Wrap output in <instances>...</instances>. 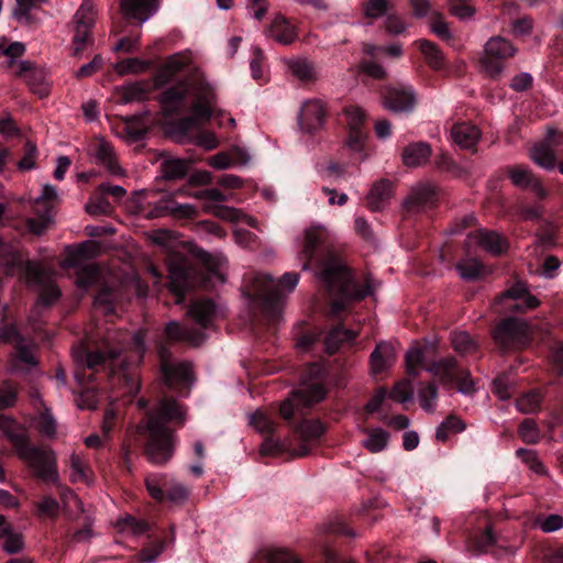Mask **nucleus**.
<instances>
[{
	"mask_svg": "<svg viewBox=\"0 0 563 563\" xmlns=\"http://www.w3.org/2000/svg\"><path fill=\"white\" fill-rule=\"evenodd\" d=\"M301 255L302 269H310L312 262L316 263V275L324 294L332 299L335 312L345 310L351 301H361L373 295V279L369 276H365L363 282L355 278L353 271L328 245L324 228L306 230Z\"/></svg>",
	"mask_w": 563,
	"mask_h": 563,
	"instance_id": "f257e3e1",
	"label": "nucleus"
},
{
	"mask_svg": "<svg viewBox=\"0 0 563 563\" xmlns=\"http://www.w3.org/2000/svg\"><path fill=\"white\" fill-rule=\"evenodd\" d=\"M137 407L145 415L140 426L146 438L145 454L152 463L164 464L172 459L175 450V435L166 423L174 422L181 427L185 423V409L176 399L167 396H142L137 399Z\"/></svg>",
	"mask_w": 563,
	"mask_h": 563,
	"instance_id": "f03ea898",
	"label": "nucleus"
},
{
	"mask_svg": "<svg viewBox=\"0 0 563 563\" xmlns=\"http://www.w3.org/2000/svg\"><path fill=\"white\" fill-rule=\"evenodd\" d=\"M327 371L319 363L308 364L301 374V387L294 390L295 399H286L279 405V416L305 442L317 440L325 432L324 424L318 419L303 417V408H310L322 401L328 395L325 386Z\"/></svg>",
	"mask_w": 563,
	"mask_h": 563,
	"instance_id": "7ed1b4c3",
	"label": "nucleus"
},
{
	"mask_svg": "<svg viewBox=\"0 0 563 563\" xmlns=\"http://www.w3.org/2000/svg\"><path fill=\"white\" fill-rule=\"evenodd\" d=\"M187 96L192 98L191 112L167 126L170 135H183L189 131L198 130L209 121L213 113L216 93L212 87L202 81H181L163 91L159 101L165 115H173L181 108Z\"/></svg>",
	"mask_w": 563,
	"mask_h": 563,
	"instance_id": "20e7f679",
	"label": "nucleus"
},
{
	"mask_svg": "<svg viewBox=\"0 0 563 563\" xmlns=\"http://www.w3.org/2000/svg\"><path fill=\"white\" fill-rule=\"evenodd\" d=\"M97 254L96 242L86 241L77 246L69 255L67 262L75 268V283L78 288L87 291L97 286L93 297L95 306L107 317L117 313V292L114 288L102 282L101 269L97 264H84V261L95 257Z\"/></svg>",
	"mask_w": 563,
	"mask_h": 563,
	"instance_id": "39448f33",
	"label": "nucleus"
},
{
	"mask_svg": "<svg viewBox=\"0 0 563 563\" xmlns=\"http://www.w3.org/2000/svg\"><path fill=\"white\" fill-rule=\"evenodd\" d=\"M15 427L16 423L13 419L0 415V430H3L19 457L23 460L27 466L33 470L35 476L43 482H57L58 473L53 451L33 446L27 433L23 430H16Z\"/></svg>",
	"mask_w": 563,
	"mask_h": 563,
	"instance_id": "423d86ee",
	"label": "nucleus"
},
{
	"mask_svg": "<svg viewBox=\"0 0 563 563\" xmlns=\"http://www.w3.org/2000/svg\"><path fill=\"white\" fill-rule=\"evenodd\" d=\"M217 306L211 299L194 301L187 311V316L199 325L200 329L189 328L178 321H170L165 327V336L169 342L186 343L191 346H199L206 341L202 330L211 329L213 325Z\"/></svg>",
	"mask_w": 563,
	"mask_h": 563,
	"instance_id": "0eeeda50",
	"label": "nucleus"
},
{
	"mask_svg": "<svg viewBox=\"0 0 563 563\" xmlns=\"http://www.w3.org/2000/svg\"><path fill=\"white\" fill-rule=\"evenodd\" d=\"M118 353L112 352L109 357L101 351H87L82 355V368L75 373L76 380L82 386L77 398V405L80 409H96L99 402L98 387L95 385V375L100 369L106 371L110 363L115 361Z\"/></svg>",
	"mask_w": 563,
	"mask_h": 563,
	"instance_id": "6e6552de",
	"label": "nucleus"
},
{
	"mask_svg": "<svg viewBox=\"0 0 563 563\" xmlns=\"http://www.w3.org/2000/svg\"><path fill=\"white\" fill-rule=\"evenodd\" d=\"M5 310L7 308L3 309L0 319V341L12 346L14 362L21 364L24 369L37 367L40 364L36 355L38 344L32 335L22 333L15 321L9 320Z\"/></svg>",
	"mask_w": 563,
	"mask_h": 563,
	"instance_id": "1a4fd4ad",
	"label": "nucleus"
},
{
	"mask_svg": "<svg viewBox=\"0 0 563 563\" xmlns=\"http://www.w3.org/2000/svg\"><path fill=\"white\" fill-rule=\"evenodd\" d=\"M299 277L296 272L285 273L276 286H263L255 292L254 300L269 320L275 321L280 313L285 299L282 289L291 292L298 285Z\"/></svg>",
	"mask_w": 563,
	"mask_h": 563,
	"instance_id": "9d476101",
	"label": "nucleus"
},
{
	"mask_svg": "<svg viewBox=\"0 0 563 563\" xmlns=\"http://www.w3.org/2000/svg\"><path fill=\"white\" fill-rule=\"evenodd\" d=\"M157 356L164 385L179 393L188 389L194 378L191 364L174 361L170 350L164 343L157 345Z\"/></svg>",
	"mask_w": 563,
	"mask_h": 563,
	"instance_id": "9b49d317",
	"label": "nucleus"
},
{
	"mask_svg": "<svg viewBox=\"0 0 563 563\" xmlns=\"http://www.w3.org/2000/svg\"><path fill=\"white\" fill-rule=\"evenodd\" d=\"M427 372L440 377L444 385H455L457 390L464 395L475 391L474 380L467 368L459 365L453 356L443 357L422 366Z\"/></svg>",
	"mask_w": 563,
	"mask_h": 563,
	"instance_id": "f8f14e48",
	"label": "nucleus"
},
{
	"mask_svg": "<svg viewBox=\"0 0 563 563\" xmlns=\"http://www.w3.org/2000/svg\"><path fill=\"white\" fill-rule=\"evenodd\" d=\"M492 338L500 351L523 349L529 344V324L515 317L505 318L495 325Z\"/></svg>",
	"mask_w": 563,
	"mask_h": 563,
	"instance_id": "ddd939ff",
	"label": "nucleus"
},
{
	"mask_svg": "<svg viewBox=\"0 0 563 563\" xmlns=\"http://www.w3.org/2000/svg\"><path fill=\"white\" fill-rule=\"evenodd\" d=\"M517 49L512 43L501 36L490 37L484 47V54L481 58V66L484 73L497 78L504 70V60L512 57Z\"/></svg>",
	"mask_w": 563,
	"mask_h": 563,
	"instance_id": "4468645a",
	"label": "nucleus"
},
{
	"mask_svg": "<svg viewBox=\"0 0 563 563\" xmlns=\"http://www.w3.org/2000/svg\"><path fill=\"white\" fill-rule=\"evenodd\" d=\"M494 305L496 310L523 314L536 309L540 301L523 283L517 282L497 297Z\"/></svg>",
	"mask_w": 563,
	"mask_h": 563,
	"instance_id": "2eb2a0df",
	"label": "nucleus"
},
{
	"mask_svg": "<svg viewBox=\"0 0 563 563\" xmlns=\"http://www.w3.org/2000/svg\"><path fill=\"white\" fill-rule=\"evenodd\" d=\"M146 489L152 498L158 503H180L187 499L188 489L174 482L165 474H150L145 478Z\"/></svg>",
	"mask_w": 563,
	"mask_h": 563,
	"instance_id": "dca6fc26",
	"label": "nucleus"
},
{
	"mask_svg": "<svg viewBox=\"0 0 563 563\" xmlns=\"http://www.w3.org/2000/svg\"><path fill=\"white\" fill-rule=\"evenodd\" d=\"M96 8L92 0H84L76 13L74 14V56H79L84 47L90 41L91 29L96 21Z\"/></svg>",
	"mask_w": 563,
	"mask_h": 563,
	"instance_id": "f3484780",
	"label": "nucleus"
},
{
	"mask_svg": "<svg viewBox=\"0 0 563 563\" xmlns=\"http://www.w3.org/2000/svg\"><path fill=\"white\" fill-rule=\"evenodd\" d=\"M416 103L417 95L410 85H390L386 87L383 95L384 108L395 113L411 112Z\"/></svg>",
	"mask_w": 563,
	"mask_h": 563,
	"instance_id": "a211bd4d",
	"label": "nucleus"
},
{
	"mask_svg": "<svg viewBox=\"0 0 563 563\" xmlns=\"http://www.w3.org/2000/svg\"><path fill=\"white\" fill-rule=\"evenodd\" d=\"M250 422L261 433L267 435L261 445V453L263 455L278 456L287 451L286 443L274 438L276 423L271 417L257 410L251 416Z\"/></svg>",
	"mask_w": 563,
	"mask_h": 563,
	"instance_id": "6ab92c4d",
	"label": "nucleus"
},
{
	"mask_svg": "<svg viewBox=\"0 0 563 563\" xmlns=\"http://www.w3.org/2000/svg\"><path fill=\"white\" fill-rule=\"evenodd\" d=\"M438 201L437 188L428 183H419L412 187L409 195L402 202V210L406 214H415L435 206Z\"/></svg>",
	"mask_w": 563,
	"mask_h": 563,
	"instance_id": "aec40b11",
	"label": "nucleus"
},
{
	"mask_svg": "<svg viewBox=\"0 0 563 563\" xmlns=\"http://www.w3.org/2000/svg\"><path fill=\"white\" fill-rule=\"evenodd\" d=\"M325 119L324 103L318 99H309L301 103L297 114L299 129L312 134L322 129Z\"/></svg>",
	"mask_w": 563,
	"mask_h": 563,
	"instance_id": "412c9836",
	"label": "nucleus"
},
{
	"mask_svg": "<svg viewBox=\"0 0 563 563\" xmlns=\"http://www.w3.org/2000/svg\"><path fill=\"white\" fill-rule=\"evenodd\" d=\"M15 75L24 78L31 91L40 98H45L49 95L51 85L47 71L44 68L37 67L33 62L27 59L20 60Z\"/></svg>",
	"mask_w": 563,
	"mask_h": 563,
	"instance_id": "4be33fe9",
	"label": "nucleus"
},
{
	"mask_svg": "<svg viewBox=\"0 0 563 563\" xmlns=\"http://www.w3.org/2000/svg\"><path fill=\"white\" fill-rule=\"evenodd\" d=\"M199 159L206 162L214 169L223 170L246 166L251 161V155L245 148L234 144L228 150L220 151L213 155L201 157Z\"/></svg>",
	"mask_w": 563,
	"mask_h": 563,
	"instance_id": "5701e85b",
	"label": "nucleus"
},
{
	"mask_svg": "<svg viewBox=\"0 0 563 563\" xmlns=\"http://www.w3.org/2000/svg\"><path fill=\"white\" fill-rule=\"evenodd\" d=\"M148 542H146L140 551V560L142 563H152L161 555L168 544L175 541V527L172 525L167 531H162V536L154 537L148 534Z\"/></svg>",
	"mask_w": 563,
	"mask_h": 563,
	"instance_id": "b1692460",
	"label": "nucleus"
},
{
	"mask_svg": "<svg viewBox=\"0 0 563 563\" xmlns=\"http://www.w3.org/2000/svg\"><path fill=\"white\" fill-rule=\"evenodd\" d=\"M508 176L511 183L519 188H530L540 199H544L548 195L541 181L533 173L525 166L508 167Z\"/></svg>",
	"mask_w": 563,
	"mask_h": 563,
	"instance_id": "393cba45",
	"label": "nucleus"
},
{
	"mask_svg": "<svg viewBox=\"0 0 563 563\" xmlns=\"http://www.w3.org/2000/svg\"><path fill=\"white\" fill-rule=\"evenodd\" d=\"M120 10L125 18L144 23L157 10L155 0H121Z\"/></svg>",
	"mask_w": 563,
	"mask_h": 563,
	"instance_id": "a878e982",
	"label": "nucleus"
},
{
	"mask_svg": "<svg viewBox=\"0 0 563 563\" xmlns=\"http://www.w3.org/2000/svg\"><path fill=\"white\" fill-rule=\"evenodd\" d=\"M394 195V184L388 179L375 183L366 196V205L372 211H380Z\"/></svg>",
	"mask_w": 563,
	"mask_h": 563,
	"instance_id": "bb28decb",
	"label": "nucleus"
},
{
	"mask_svg": "<svg viewBox=\"0 0 563 563\" xmlns=\"http://www.w3.org/2000/svg\"><path fill=\"white\" fill-rule=\"evenodd\" d=\"M395 361V347L388 342L377 343L369 356V363L374 374L385 372L394 365Z\"/></svg>",
	"mask_w": 563,
	"mask_h": 563,
	"instance_id": "cd10ccee",
	"label": "nucleus"
},
{
	"mask_svg": "<svg viewBox=\"0 0 563 563\" xmlns=\"http://www.w3.org/2000/svg\"><path fill=\"white\" fill-rule=\"evenodd\" d=\"M194 158L168 157L161 163V172L165 180L176 181L187 177L190 172Z\"/></svg>",
	"mask_w": 563,
	"mask_h": 563,
	"instance_id": "c85d7f7f",
	"label": "nucleus"
},
{
	"mask_svg": "<svg viewBox=\"0 0 563 563\" xmlns=\"http://www.w3.org/2000/svg\"><path fill=\"white\" fill-rule=\"evenodd\" d=\"M0 266L4 268L7 275H14L16 272H21L23 269V261L22 255L19 249L11 244L7 243L0 236Z\"/></svg>",
	"mask_w": 563,
	"mask_h": 563,
	"instance_id": "c756f323",
	"label": "nucleus"
},
{
	"mask_svg": "<svg viewBox=\"0 0 563 563\" xmlns=\"http://www.w3.org/2000/svg\"><path fill=\"white\" fill-rule=\"evenodd\" d=\"M267 35L283 45H289L297 38L295 26L283 15L275 16L267 29Z\"/></svg>",
	"mask_w": 563,
	"mask_h": 563,
	"instance_id": "7c9ffc66",
	"label": "nucleus"
},
{
	"mask_svg": "<svg viewBox=\"0 0 563 563\" xmlns=\"http://www.w3.org/2000/svg\"><path fill=\"white\" fill-rule=\"evenodd\" d=\"M477 241L485 251L495 256L505 254L509 247V242L506 236L490 230H478Z\"/></svg>",
	"mask_w": 563,
	"mask_h": 563,
	"instance_id": "2f4dec72",
	"label": "nucleus"
},
{
	"mask_svg": "<svg viewBox=\"0 0 563 563\" xmlns=\"http://www.w3.org/2000/svg\"><path fill=\"white\" fill-rule=\"evenodd\" d=\"M551 144L534 143L530 148V157L533 163L545 170H553L560 164Z\"/></svg>",
	"mask_w": 563,
	"mask_h": 563,
	"instance_id": "473e14b6",
	"label": "nucleus"
},
{
	"mask_svg": "<svg viewBox=\"0 0 563 563\" xmlns=\"http://www.w3.org/2000/svg\"><path fill=\"white\" fill-rule=\"evenodd\" d=\"M560 225L549 219H541L536 231V240L543 250L559 245Z\"/></svg>",
	"mask_w": 563,
	"mask_h": 563,
	"instance_id": "72a5a7b5",
	"label": "nucleus"
},
{
	"mask_svg": "<svg viewBox=\"0 0 563 563\" xmlns=\"http://www.w3.org/2000/svg\"><path fill=\"white\" fill-rule=\"evenodd\" d=\"M484 520L486 523L483 531L471 532L467 537L468 549L476 554L488 552L496 543V536L490 525L487 523L486 518H484Z\"/></svg>",
	"mask_w": 563,
	"mask_h": 563,
	"instance_id": "f704fd0d",
	"label": "nucleus"
},
{
	"mask_svg": "<svg viewBox=\"0 0 563 563\" xmlns=\"http://www.w3.org/2000/svg\"><path fill=\"white\" fill-rule=\"evenodd\" d=\"M189 288L188 272L181 266H174L169 271L168 289L176 297L178 303L185 301Z\"/></svg>",
	"mask_w": 563,
	"mask_h": 563,
	"instance_id": "c9c22d12",
	"label": "nucleus"
},
{
	"mask_svg": "<svg viewBox=\"0 0 563 563\" xmlns=\"http://www.w3.org/2000/svg\"><path fill=\"white\" fill-rule=\"evenodd\" d=\"M356 332L346 329L343 324H338L327 334L324 339L325 351L333 355L338 352L341 344L353 342L356 338Z\"/></svg>",
	"mask_w": 563,
	"mask_h": 563,
	"instance_id": "e433bc0d",
	"label": "nucleus"
},
{
	"mask_svg": "<svg viewBox=\"0 0 563 563\" xmlns=\"http://www.w3.org/2000/svg\"><path fill=\"white\" fill-rule=\"evenodd\" d=\"M402 161L408 167H416L424 162L431 155V148L429 143H408L402 150Z\"/></svg>",
	"mask_w": 563,
	"mask_h": 563,
	"instance_id": "4c0bfd02",
	"label": "nucleus"
},
{
	"mask_svg": "<svg viewBox=\"0 0 563 563\" xmlns=\"http://www.w3.org/2000/svg\"><path fill=\"white\" fill-rule=\"evenodd\" d=\"M155 210L158 214L170 213L179 219H192L197 216L196 207L191 205L178 203L174 200H162L157 203Z\"/></svg>",
	"mask_w": 563,
	"mask_h": 563,
	"instance_id": "58836bf2",
	"label": "nucleus"
},
{
	"mask_svg": "<svg viewBox=\"0 0 563 563\" xmlns=\"http://www.w3.org/2000/svg\"><path fill=\"white\" fill-rule=\"evenodd\" d=\"M366 439L363 440V446L371 453H378L386 449L389 440V433L382 428L366 429Z\"/></svg>",
	"mask_w": 563,
	"mask_h": 563,
	"instance_id": "ea45409f",
	"label": "nucleus"
},
{
	"mask_svg": "<svg viewBox=\"0 0 563 563\" xmlns=\"http://www.w3.org/2000/svg\"><path fill=\"white\" fill-rule=\"evenodd\" d=\"M97 161L103 165L111 174L121 175L123 173L119 163L117 162L115 154L111 143H98L96 152Z\"/></svg>",
	"mask_w": 563,
	"mask_h": 563,
	"instance_id": "a19ab883",
	"label": "nucleus"
},
{
	"mask_svg": "<svg viewBox=\"0 0 563 563\" xmlns=\"http://www.w3.org/2000/svg\"><path fill=\"white\" fill-rule=\"evenodd\" d=\"M0 539H3L2 549L8 554H16L24 549L25 544L22 533L14 532L11 526L0 529Z\"/></svg>",
	"mask_w": 563,
	"mask_h": 563,
	"instance_id": "79ce46f5",
	"label": "nucleus"
},
{
	"mask_svg": "<svg viewBox=\"0 0 563 563\" xmlns=\"http://www.w3.org/2000/svg\"><path fill=\"white\" fill-rule=\"evenodd\" d=\"M456 271L465 280H477L484 275L485 266L476 258H465L456 264Z\"/></svg>",
	"mask_w": 563,
	"mask_h": 563,
	"instance_id": "37998d69",
	"label": "nucleus"
},
{
	"mask_svg": "<svg viewBox=\"0 0 563 563\" xmlns=\"http://www.w3.org/2000/svg\"><path fill=\"white\" fill-rule=\"evenodd\" d=\"M417 43L428 65L433 69H440L443 66V54L440 48L427 40H420Z\"/></svg>",
	"mask_w": 563,
	"mask_h": 563,
	"instance_id": "c03bdc74",
	"label": "nucleus"
},
{
	"mask_svg": "<svg viewBox=\"0 0 563 563\" xmlns=\"http://www.w3.org/2000/svg\"><path fill=\"white\" fill-rule=\"evenodd\" d=\"M481 136L479 129L470 122L456 123L451 128L453 141H478Z\"/></svg>",
	"mask_w": 563,
	"mask_h": 563,
	"instance_id": "a18cd8bd",
	"label": "nucleus"
},
{
	"mask_svg": "<svg viewBox=\"0 0 563 563\" xmlns=\"http://www.w3.org/2000/svg\"><path fill=\"white\" fill-rule=\"evenodd\" d=\"M86 211L92 216H110L113 212V206L98 188L90 202L86 205Z\"/></svg>",
	"mask_w": 563,
	"mask_h": 563,
	"instance_id": "49530a36",
	"label": "nucleus"
},
{
	"mask_svg": "<svg viewBox=\"0 0 563 563\" xmlns=\"http://www.w3.org/2000/svg\"><path fill=\"white\" fill-rule=\"evenodd\" d=\"M406 363V372L413 379L420 375V367L423 366L424 363V352L419 346H412L407 353L405 357Z\"/></svg>",
	"mask_w": 563,
	"mask_h": 563,
	"instance_id": "de8ad7c7",
	"label": "nucleus"
},
{
	"mask_svg": "<svg viewBox=\"0 0 563 563\" xmlns=\"http://www.w3.org/2000/svg\"><path fill=\"white\" fill-rule=\"evenodd\" d=\"M438 386L430 382L421 385L418 397L420 407L427 412H433L435 409V400L438 399Z\"/></svg>",
	"mask_w": 563,
	"mask_h": 563,
	"instance_id": "09e8293b",
	"label": "nucleus"
},
{
	"mask_svg": "<svg viewBox=\"0 0 563 563\" xmlns=\"http://www.w3.org/2000/svg\"><path fill=\"white\" fill-rule=\"evenodd\" d=\"M541 401V395L536 390H530L517 398L516 407L522 413H533L540 409Z\"/></svg>",
	"mask_w": 563,
	"mask_h": 563,
	"instance_id": "8fccbe9b",
	"label": "nucleus"
},
{
	"mask_svg": "<svg viewBox=\"0 0 563 563\" xmlns=\"http://www.w3.org/2000/svg\"><path fill=\"white\" fill-rule=\"evenodd\" d=\"M289 69L296 78L302 81L314 80L317 77L313 64L307 59L289 62Z\"/></svg>",
	"mask_w": 563,
	"mask_h": 563,
	"instance_id": "3c124183",
	"label": "nucleus"
},
{
	"mask_svg": "<svg viewBox=\"0 0 563 563\" xmlns=\"http://www.w3.org/2000/svg\"><path fill=\"white\" fill-rule=\"evenodd\" d=\"M71 481L88 482L92 475L89 464L78 454L70 456Z\"/></svg>",
	"mask_w": 563,
	"mask_h": 563,
	"instance_id": "603ef678",
	"label": "nucleus"
},
{
	"mask_svg": "<svg viewBox=\"0 0 563 563\" xmlns=\"http://www.w3.org/2000/svg\"><path fill=\"white\" fill-rule=\"evenodd\" d=\"M393 8V0H368L363 4V12L367 18L378 19L387 14Z\"/></svg>",
	"mask_w": 563,
	"mask_h": 563,
	"instance_id": "864d4df0",
	"label": "nucleus"
},
{
	"mask_svg": "<svg viewBox=\"0 0 563 563\" xmlns=\"http://www.w3.org/2000/svg\"><path fill=\"white\" fill-rule=\"evenodd\" d=\"M146 331L139 330L130 339L129 346L132 353L133 362L136 364L142 363L143 357L147 351L145 343Z\"/></svg>",
	"mask_w": 563,
	"mask_h": 563,
	"instance_id": "5fc2aeb1",
	"label": "nucleus"
},
{
	"mask_svg": "<svg viewBox=\"0 0 563 563\" xmlns=\"http://www.w3.org/2000/svg\"><path fill=\"white\" fill-rule=\"evenodd\" d=\"M344 115L350 130L355 133V135L351 136L349 141H358L361 136L358 134V130L364 120L363 110L356 106H350L345 108Z\"/></svg>",
	"mask_w": 563,
	"mask_h": 563,
	"instance_id": "6e6d98bb",
	"label": "nucleus"
},
{
	"mask_svg": "<svg viewBox=\"0 0 563 563\" xmlns=\"http://www.w3.org/2000/svg\"><path fill=\"white\" fill-rule=\"evenodd\" d=\"M453 349L462 354H473L477 350V345L467 332H457L452 336Z\"/></svg>",
	"mask_w": 563,
	"mask_h": 563,
	"instance_id": "4d7b16f0",
	"label": "nucleus"
},
{
	"mask_svg": "<svg viewBox=\"0 0 563 563\" xmlns=\"http://www.w3.org/2000/svg\"><path fill=\"white\" fill-rule=\"evenodd\" d=\"M518 433L523 442L534 444L538 442L540 431L534 420L525 419L518 428Z\"/></svg>",
	"mask_w": 563,
	"mask_h": 563,
	"instance_id": "13d9d810",
	"label": "nucleus"
},
{
	"mask_svg": "<svg viewBox=\"0 0 563 563\" xmlns=\"http://www.w3.org/2000/svg\"><path fill=\"white\" fill-rule=\"evenodd\" d=\"M48 0H15V7L12 15L19 22H27L30 11L36 7L37 3H45Z\"/></svg>",
	"mask_w": 563,
	"mask_h": 563,
	"instance_id": "bf43d9fd",
	"label": "nucleus"
},
{
	"mask_svg": "<svg viewBox=\"0 0 563 563\" xmlns=\"http://www.w3.org/2000/svg\"><path fill=\"white\" fill-rule=\"evenodd\" d=\"M147 130V124L141 115H133L123 121V131L131 137H140Z\"/></svg>",
	"mask_w": 563,
	"mask_h": 563,
	"instance_id": "052dcab7",
	"label": "nucleus"
},
{
	"mask_svg": "<svg viewBox=\"0 0 563 563\" xmlns=\"http://www.w3.org/2000/svg\"><path fill=\"white\" fill-rule=\"evenodd\" d=\"M147 63L139 58H128L117 63L114 69L120 75L137 74L146 69Z\"/></svg>",
	"mask_w": 563,
	"mask_h": 563,
	"instance_id": "680f3d73",
	"label": "nucleus"
},
{
	"mask_svg": "<svg viewBox=\"0 0 563 563\" xmlns=\"http://www.w3.org/2000/svg\"><path fill=\"white\" fill-rule=\"evenodd\" d=\"M219 213L221 212V216L231 220V221H240L243 220L245 223H247L251 228L256 229L257 228V220L253 217H250L245 213H243L241 210L227 207V206H220L218 207Z\"/></svg>",
	"mask_w": 563,
	"mask_h": 563,
	"instance_id": "e2e57ef3",
	"label": "nucleus"
},
{
	"mask_svg": "<svg viewBox=\"0 0 563 563\" xmlns=\"http://www.w3.org/2000/svg\"><path fill=\"white\" fill-rule=\"evenodd\" d=\"M145 90L140 84H131L122 87L120 102L128 104L134 101H141L144 98Z\"/></svg>",
	"mask_w": 563,
	"mask_h": 563,
	"instance_id": "0e129e2a",
	"label": "nucleus"
},
{
	"mask_svg": "<svg viewBox=\"0 0 563 563\" xmlns=\"http://www.w3.org/2000/svg\"><path fill=\"white\" fill-rule=\"evenodd\" d=\"M38 516H45L49 518H56L59 512V504L52 496H45L42 500L35 504Z\"/></svg>",
	"mask_w": 563,
	"mask_h": 563,
	"instance_id": "69168bd1",
	"label": "nucleus"
},
{
	"mask_svg": "<svg viewBox=\"0 0 563 563\" xmlns=\"http://www.w3.org/2000/svg\"><path fill=\"white\" fill-rule=\"evenodd\" d=\"M387 396L398 402H407L413 396V387L410 382H399L391 388Z\"/></svg>",
	"mask_w": 563,
	"mask_h": 563,
	"instance_id": "338daca9",
	"label": "nucleus"
},
{
	"mask_svg": "<svg viewBox=\"0 0 563 563\" xmlns=\"http://www.w3.org/2000/svg\"><path fill=\"white\" fill-rule=\"evenodd\" d=\"M493 391L503 400L512 395V384L507 375H498L493 382Z\"/></svg>",
	"mask_w": 563,
	"mask_h": 563,
	"instance_id": "774afa93",
	"label": "nucleus"
}]
</instances>
